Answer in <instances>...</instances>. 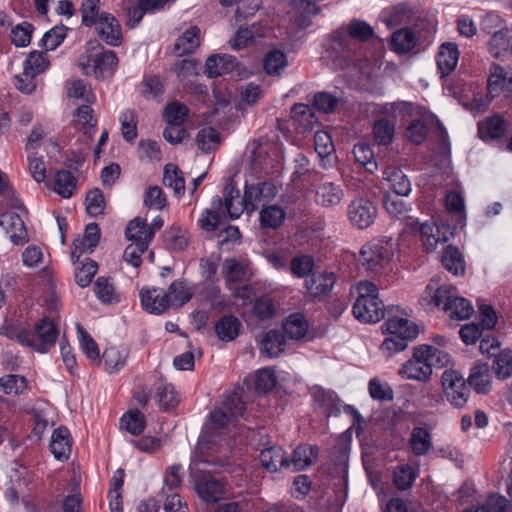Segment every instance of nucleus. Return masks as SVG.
<instances>
[{
  "label": "nucleus",
  "mask_w": 512,
  "mask_h": 512,
  "mask_svg": "<svg viewBox=\"0 0 512 512\" xmlns=\"http://www.w3.org/2000/svg\"><path fill=\"white\" fill-rule=\"evenodd\" d=\"M35 334L40 340L39 348L37 351L45 352L47 346L54 345L57 337L58 330L55 324L47 317H44L39 323L35 325Z\"/></svg>",
  "instance_id": "nucleus-36"
},
{
  "label": "nucleus",
  "mask_w": 512,
  "mask_h": 512,
  "mask_svg": "<svg viewBox=\"0 0 512 512\" xmlns=\"http://www.w3.org/2000/svg\"><path fill=\"white\" fill-rule=\"evenodd\" d=\"M329 55L335 59L351 60L356 50V43L344 28L335 30L327 41Z\"/></svg>",
  "instance_id": "nucleus-14"
},
{
  "label": "nucleus",
  "mask_w": 512,
  "mask_h": 512,
  "mask_svg": "<svg viewBox=\"0 0 512 512\" xmlns=\"http://www.w3.org/2000/svg\"><path fill=\"white\" fill-rule=\"evenodd\" d=\"M196 141L199 149L210 152L220 142L219 133L211 126L204 127L198 132Z\"/></svg>",
  "instance_id": "nucleus-63"
},
{
  "label": "nucleus",
  "mask_w": 512,
  "mask_h": 512,
  "mask_svg": "<svg viewBox=\"0 0 512 512\" xmlns=\"http://www.w3.org/2000/svg\"><path fill=\"white\" fill-rule=\"evenodd\" d=\"M197 466L198 462L193 459L189 470L195 493L208 504L219 502L225 494V483L209 472H200Z\"/></svg>",
  "instance_id": "nucleus-4"
},
{
  "label": "nucleus",
  "mask_w": 512,
  "mask_h": 512,
  "mask_svg": "<svg viewBox=\"0 0 512 512\" xmlns=\"http://www.w3.org/2000/svg\"><path fill=\"white\" fill-rule=\"evenodd\" d=\"M409 446L415 456H425L432 448L431 433L425 427H414L409 438Z\"/></svg>",
  "instance_id": "nucleus-31"
},
{
  "label": "nucleus",
  "mask_w": 512,
  "mask_h": 512,
  "mask_svg": "<svg viewBox=\"0 0 512 512\" xmlns=\"http://www.w3.org/2000/svg\"><path fill=\"white\" fill-rule=\"evenodd\" d=\"M418 10L409 3H399L392 8L389 23L392 25H405L417 18Z\"/></svg>",
  "instance_id": "nucleus-48"
},
{
  "label": "nucleus",
  "mask_w": 512,
  "mask_h": 512,
  "mask_svg": "<svg viewBox=\"0 0 512 512\" xmlns=\"http://www.w3.org/2000/svg\"><path fill=\"white\" fill-rule=\"evenodd\" d=\"M223 274L228 284L239 283L244 279L246 269L236 258H227L223 262Z\"/></svg>",
  "instance_id": "nucleus-58"
},
{
  "label": "nucleus",
  "mask_w": 512,
  "mask_h": 512,
  "mask_svg": "<svg viewBox=\"0 0 512 512\" xmlns=\"http://www.w3.org/2000/svg\"><path fill=\"white\" fill-rule=\"evenodd\" d=\"M458 46L452 42H445L439 47L436 62L441 78L449 76L456 68L459 60Z\"/></svg>",
  "instance_id": "nucleus-18"
},
{
  "label": "nucleus",
  "mask_w": 512,
  "mask_h": 512,
  "mask_svg": "<svg viewBox=\"0 0 512 512\" xmlns=\"http://www.w3.org/2000/svg\"><path fill=\"white\" fill-rule=\"evenodd\" d=\"M97 271V262L88 257L84 258L82 261H80L79 266H77L75 270L76 284L81 288L88 287L91 284Z\"/></svg>",
  "instance_id": "nucleus-49"
},
{
  "label": "nucleus",
  "mask_w": 512,
  "mask_h": 512,
  "mask_svg": "<svg viewBox=\"0 0 512 512\" xmlns=\"http://www.w3.org/2000/svg\"><path fill=\"white\" fill-rule=\"evenodd\" d=\"M354 41L367 42L375 36L374 28L366 21L361 19H352L345 30Z\"/></svg>",
  "instance_id": "nucleus-52"
},
{
  "label": "nucleus",
  "mask_w": 512,
  "mask_h": 512,
  "mask_svg": "<svg viewBox=\"0 0 512 512\" xmlns=\"http://www.w3.org/2000/svg\"><path fill=\"white\" fill-rule=\"evenodd\" d=\"M200 295L202 299L210 303L212 308H220L227 305L225 296L221 293L219 286L215 284L214 280L203 282Z\"/></svg>",
  "instance_id": "nucleus-54"
},
{
  "label": "nucleus",
  "mask_w": 512,
  "mask_h": 512,
  "mask_svg": "<svg viewBox=\"0 0 512 512\" xmlns=\"http://www.w3.org/2000/svg\"><path fill=\"white\" fill-rule=\"evenodd\" d=\"M441 383L447 400L455 407H463L469 398L470 390L464 377L456 370H445Z\"/></svg>",
  "instance_id": "nucleus-8"
},
{
  "label": "nucleus",
  "mask_w": 512,
  "mask_h": 512,
  "mask_svg": "<svg viewBox=\"0 0 512 512\" xmlns=\"http://www.w3.org/2000/svg\"><path fill=\"white\" fill-rule=\"evenodd\" d=\"M411 226L413 229L419 228L423 245L426 251H434L439 244H444L451 236L450 227L446 225H436L434 223L424 222L419 223L418 220H412Z\"/></svg>",
  "instance_id": "nucleus-12"
},
{
  "label": "nucleus",
  "mask_w": 512,
  "mask_h": 512,
  "mask_svg": "<svg viewBox=\"0 0 512 512\" xmlns=\"http://www.w3.org/2000/svg\"><path fill=\"white\" fill-rule=\"evenodd\" d=\"M319 455L317 445H300L296 447L289 459L290 466L293 465L294 471H302L311 466Z\"/></svg>",
  "instance_id": "nucleus-27"
},
{
  "label": "nucleus",
  "mask_w": 512,
  "mask_h": 512,
  "mask_svg": "<svg viewBox=\"0 0 512 512\" xmlns=\"http://www.w3.org/2000/svg\"><path fill=\"white\" fill-rule=\"evenodd\" d=\"M188 112L186 105L174 101L166 106L163 117L169 125L181 126L185 122Z\"/></svg>",
  "instance_id": "nucleus-60"
},
{
  "label": "nucleus",
  "mask_w": 512,
  "mask_h": 512,
  "mask_svg": "<svg viewBox=\"0 0 512 512\" xmlns=\"http://www.w3.org/2000/svg\"><path fill=\"white\" fill-rule=\"evenodd\" d=\"M449 362L448 353L424 344L414 348L412 358L402 365L399 374L404 379L426 382L432 375L433 367H443Z\"/></svg>",
  "instance_id": "nucleus-1"
},
{
  "label": "nucleus",
  "mask_w": 512,
  "mask_h": 512,
  "mask_svg": "<svg viewBox=\"0 0 512 512\" xmlns=\"http://www.w3.org/2000/svg\"><path fill=\"white\" fill-rule=\"evenodd\" d=\"M277 187L268 181L245 185L243 205L248 213L254 212L259 206L262 208L277 195Z\"/></svg>",
  "instance_id": "nucleus-9"
},
{
  "label": "nucleus",
  "mask_w": 512,
  "mask_h": 512,
  "mask_svg": "<svg viewBox=\"0 0 512 512\" xmlns=\"http://www.w3.org/2000/svg\"><path fill=\"white\" fill-rule=\"evenodd\" d=\"M121 429L126 430L132 435H140L145 427L146 421L142 412L139 410H129L120 419Z\"/></svg>",
  "instance_id": "nucleus-46"
},
{
  "label": "nucleus",
  "mask_w": 512,
  "mask_h": 512,
  "mask_svg": "<svg viewBox=\"0 0 512 512\" xmlns=\"http://www.w3.org/2000/svg\"><path fill=\"white\" fill-rule=\"evenodd\" d=\"M200 44V29L196 26L187 29L175 42L174 51L179 55L191 54Z\"/></svg>",
  "instance_id": "nucleus-39"
},
{
  "label": "nucleus",
  "mask_w": 512,
  "mask_h": 512,
  "mask_svg": "<svg viewBox=\"0 0 512 512\" xmlns=\"http://www.w3.org/2000/svg\"><path fill=\"white\" fill-rule=\"evenodd\" d=\"M443 267L455 276L465 273V261L457 247L447 246L441 257Z\"/></svg>",
  "instance_id": "nucleus-37"
},
{
  "label": "nucleus",
  "mask_w": 512,
  "mask_h": 512,
  "mask_svg": "<svg viewBox=\"0 0 512 512\" xmlns=\"http://www.w3.org/2000/svg\"><path fill=\"white\" fill-rule=\"evenodd\" d=\"M507 82V74L503 67L492 65L490 75L488 77L487 89L491 97H496L505 88Z\"/></svg>",
  "instance_id": "nucleus-57"
},
{
  "label": "nucleus",
  "mask_w": 512,
  "mask_h": 512,
  "mask_svg": "<svg viewBox=\"0 0 512 512\" xmlns=\"http://www.w3.org/2000/svg\"><path fill=\"white\" fill-rule=\"evenodd\" d=\"M344 198V190L334 182H323L315 191V202L322 207H334Z\"/></svg>",
  "instance_id": "nucleus-23"
},
{
  "label": "nucleus",
  "mask_w": 512,
  "mask_h": 512,
  "mask_svg": "<svg viewBox=\"0 0 512 512\" xmlns=\"http://www.w3.org/2000/svg\"><path fill=\"white\" fill-rule=\"evenodd\" d=\"M0 226L5 230L11 242L23 245L28 241V234L21 216L15 212L7 211L0 215Z\"/></svg>",
  "instance_id": "nucleus-16"
},
{
  "label": "nucleus",
  "mask_w": 512,
  "mask_h": 512,
  "mask_svg": "<svg viewBox=\"0 0 512 512\" xmlns=\"http://www.w3.org/2000/svg\"><path fill=\"white\" fill-rule=\"evenodd\" d=\"M382 328L389 334L380 347L387 357L404 351L408 346V341L415 339L419 333L418 326L415 323L402 317L388 318Z\"/></svg>",
  "instance_id": "nucleus-3"
},
{
  "label": "nucleus",
  "mask_w": 512,
  "mask_h": 512,
  "mask_svg": "<svg viewBox=\"0 0 512 512\" xmlns=\"http://www.w3.org/2000/svg\"><path fill=\"white\" fill-rule=\"evenodd\" d=\"M241 323L233 315H225L215 324V332L218 338L225 342L233 341L240 331Z\"/></svg>",
  "instance_id": "nucleus-38"
},
{
  "label": "nucleus",
  "mask_w": 512,
  "mask_h": 512,
  "mask_svg": "<svg viewBox=\"0 0 512 512\" xmlns=\"http://www.w3.org/2000/svg\"><path fill=\"white\" fill-rule=\"evenodd\" d=\"M390 44L392 50L397 54H406L415 48L417 38L411 29L400 28L393 32Z\"/></svg>",
  "instance_id": "nucleus-32"
},
{
  "label": "nucleus",
  "mask_w": 512,
  "mask_h": 512,
  "mask_svg": "<svg viewBox=\"0 0 512 512\" xmlns=\"http://www.w3.org/2000/svg\"><path fill=\"white\" fill-rule=\"evenodd\" d=\"M78 65L83 74L96 79L111 77L118 67V57L112 50H103L91 55L81 56Z\"/></svg>",
  "instance_id": "nucleus-6"
},
{
  "label": "nucleus",
  "mask_w": 512,
  "mask_h": 512,
  "mask_svg": "<svg viewBox=\"0 0 512 512\" xmlns=\"http://www.w3.org/2000/svg\"><path fill=\"white\" fill-rule=\"evenodd\" d=\"M347 215L354 227L366 229L375 221L377 208L371 200L359 197L350 202Z\"/></svg>",
  "instance_id": "nucleus-11"
},
{
  "label": "nucleus",
  "mask_w": 512,
  "mask_h": 512,
  "mask_svg": "<svg viewBox=\"0 0 512 512\" xmlns=\"http://www.w3.org/2000/svg\"><path fill=\"white\" fill-rule=\"evenodd\" d=\"M312 395L315 404L319 408L324 409L326 417L340 415L342 401L336 392L323 388H315Z\"/></svg>",
  "instance_id": "nucleus-25"
},
{
  "label": "nucleus",
  "mask_w": 512,
  "mask_h": 512,
  "mask_svg": "<svg viewBox=\"0 0 512 512\" xmlns=\"http://www.w3.org/2000/svg\"><path fill=\"white\" fill-rule=\"evenodd\" d=\"M490 367L487 363L476 362L471 368L468 383L478 394H486L491 386Z\"/></svg>",
  "instance_id": "nucleus-26"
},
{
  "label": "nucleus",
  "mask_w": 512,
  "mask_h": 512,
  "mask_svg": "<svg viewBox=\"0 0 512 512\" xmlns=\"http://www.w3.org/2000/svg\"><path fill=\"white\" fill-rule=\"evenodd\" d=\"M259 461L263 468L269 472H276L280 468L290 467V461L282 447L273 445L261 450Z\"/></svg>",
  "instance_id": "nucleus-20"
},
{
  "label": "nucleus",
  "mask_w": 512,
  "mask_h": 512,
  "mask_svg": "<svg viewBox=\"0 0 512 512\" xmlns=\"http://www.w3.org/2000/svg\"><path fill=\"white\" fill-rule=\"evenodd\" d=\"M50 451L58 461H66L71 454L72 438L69 430L60 426L51 435Z\"/></svg>",
  "instance_id": "nucleus-19"
},
{
  "label": "nucleus",
  "mask_w": 512,
  "mask_h": 512,
  "mask_svg": "<svg viewBox=\"0 0 512 512\" xmlns=\"http://www.w3.org/2000/svg\"><path fill=\"white\" fill-rule=\"evenodd\" d=\"M156 398L159 406L168 410L174 408L179 403L178 393L172 384H161L157 387Z\"/></svg>",
  "instance_id": "nucleus-62"
},
{
  "label": "nucleus",
  "mask_w": 512,
  "mask_h": 512,
  "mask_svg": "<svg viewBox=\"0 0 512 512\" xmlns=\"http://www.w3.org/2000/svg\"><path fill=\"white\" fill-rule=\"evenodd\" d=\"M432 299L435 306L444 310L453 319H468L474 311L472 304L458 296L456 288L451 285L440 286Z\"/></svg>",
  "instance_id": "nucleus-5"
},
{
  "label": "nucleus",
  "mask_w": 512,
  "mask_h": 512,
  "mask_svg": "<svg viewBox=\"0 0 512 512\" xmlns=\"http://www.w3.org/2000/svg\"><path fill=\"white\" fill-rule=\"evenodd\" d=\"M355 297L352 307L354 317L363 323H377L384 318L383 302L379 299L377 286L370 281H360L351 288Z\"/></svg>",
  "instance_id": "nucleus-2"
},
{
  "label": "nucleus",
  "mask_w": 512,
  "mask_h": 512,
  "mask_svg": "<svg viewBox=\"0 0 512 512\" xmlns=\"http://www.w3.org/2000/svg\"><path fill=\"white\" fill-rule=\"evenodd\" d=\"M49 66V60L44 52L32 51L23 64L24 71L37 76Z\"/></svg>",
  "instance_id": "nucleus-61"
},
{
  "label": "nucleus",
  "mask_w": 512,
  "mask_h": 512,
  "mask_svg": "<svg viewBox=\"0 0 512 512\" xmlns=\"http://www.w3.org/2000/svg\"><path fill=\"white\" fill-rule=\"evenodd\" d=\"M94 293L97 299L104 304L120 302V296L115 291L113 281L110 277H98L94 284Z\"/></svg>",
  "instance_id": "nucleus-41"
},
{
  "label": "nucleus",
  "mask_w": 512,
  "mask_h": 512,
  "mask_svg": "<svg viewBox=\"0 0 512 512\" xmlns=\"http://www.w3.org/2000/svg\"><path fill=\"white\" fill-rule=\"evenodd\" d=\"M287 66V56L279 49L269 51L263 59L264 71L271 76H280Z\"/></svg>",
  "instance_id": "nucleus-40"
},
{
  "label": "nucleus",
  "mask_w": 512,
  "mask_h": 512,
  "mask_svg": "<svg viewBox=\"0 0 512 512\" xmlns=\"http://www.w3.org/2000/svg\"><path fill=\"white\" fill-rule=\"evenodd\" d=\"M372 132L378 145H389L394 139L395 123L386 118L378 119L373 123Z\"/></svg>",
  "instance_id": "nucleus-45"
},
{
  "label": "nucleus",
  "mask_w": 512,
  "mask_h": 512,
  "mask_svg": "<svg viewBox=\"0 0 512 512\" xmlns=\"http://www.w3.org/2000/svg\"><path fill=\"white\" fill-rule=\"evenodd\" d=\"M283 331L292 340H302L308 333V322L300 313H293L283 321Z\"/></svg>",
  "instance_id": "nucleus-29"
},
{
  "label": "nucleus",
  "mask_w": 512,
  "mask_h": 512,
  "mask_svg": "<svg viewBox=\"0 0 512 512\" xmlns=\"http://www.w3.org/2000/svg\"><path fill=\"white\" fill-rule=\"evenodd\" d=\"M139 296L142 308L150 314L160 315L170 308L169 295L161 288H142Z\"/></svg>",
  "instance_id": "nucleus-15"
},
{
  "label": "nucleus",
  "mask_w": 512,
  "mask_h": 512,
  "mask_svg": "<svg viewBox=\"0 0 512 512\" xmlns=\"http://www.w3.org/2000/svg\"><path fill=\"white\" fill-rule=\"evenodd\" d=\"M286 212L279 205L264 206L260 211V223L262 227L276 229L285 221Z\"/></svg>",
  "instance_id": "nucleus-42"
},
{
  "label": "nucleus",
  "mask_w": 512,
  "mask_h": 512,
  "mask_svg": "<svg viewBox=\"0 0 512 512\" xmlns=\"http://www.w3.org/2000/svg\"><path fill=\"white\" fill-rule=\"evenodd\" d=\"M245 411V402L236 392L225 396L220 407L215 408L209 414V420L216 429H223L229 425L233 419L243 416Z\"/></svg>",
  "instance_id": "nucleus-7"
},
{
  "label": "nucleus",
  "mask_w": 512,
  "mask_h": 512,
  "mask_svg": "<svg viewBox=\"0 0 512 512\" xmlns=\"http://www.w3.org/2000/svg\"><path fill=\"white\" fill-rule=\"evenodd\" d=\"M355 160L366 168L370 173L377 170V162L375 160L372 147L367 143H358L353 148Z\"/></svg>",
  "instance_id": "nucleus-55"
},
{
  "label": "nucleus",
  "mask_w": 512,
  "mask_h": 512,
  "mask_svg": "<svg viewBox=\"0 0 512 512\" xmlns=\"http://www.w3.org/2000/svg\"><path fill=\"white\" fill-rule=\"evenodd\" d=\"M76 189V178L68 170H60L55 174L54 191L63 198H70Z\"/></svg>",
  "instance_id": "nucleus-50"
},
{
  "label": "nucleus",
  "mask_w": 512,
  "mask_h": 512,
  "mask_svg": "<svg viewBox=\"0 0 512 512\" xmlns=\"http://www.w3.org/2000/svg\"><path fill=\"white\" fill-rule=\"evenodd\" d=\"M238 64V60L232 55H211L206 60L205 72L209 78H214L231 73Z\"/></svg>",
  "instance_id": "nucleus-22"
},
{
  "label": "nucleus",
  "mask_w": 512,
  "mask_h": 512,
  "mask_svg": "<svg viewBox=\"0 0 512 512\" xmlns=\"http://www.w3.org/2000/svg\"><path fill=\"white\" fill-rule=\"evenodd\" d=\"M163 184L173 189L176 195H182L185 191V179L182 171L175 164L169 163L164 167Z\"/></svg>",
  "instance_id": "nucleus-44"
},
{
  "label": "nucleus",
  "mask_w": 512,
  "mask_h": 512,
  "mask_svg": "<svg viewBox=\"0 0 512 512\" xmlns=\"http://www.w3.org/2000/svg\"><path fill=\"white\" fill-rule=\"evenodd\" d=\"M493 370L500 380L512 376V350H503L497 354L493 362Z\"/></svg>",
  "instance_id": "nucleus-59"
},
{
  "label": "nucleus",
  "mask_w": 512,
  "mask_h": 512,
  "mask_svg": "<svg viewBox=\"0 0 512 512\" xmlns=\"http://www.w3.org/2000/svg\"><path fill=\"white\" fill-rule=\"evenodd\" d=\"M239 198V190L232 183L225 185L223 189V201L216 196L212 200V208L221 210L222 214L227 213L231 219H237L245 210L243 201L234 205V199Z\"/></svg>",
  "instance_id": "nucleus-17"
},
{
  "label": "nucleus",
  "mask_w": 512,
  "mask_h": 512,
  "mask_svg": "<svg viewBox=\"0 0 512 512\" xmlns=\"http://www.w3.org/2000/svg\"><path fill=\"white\" fill-rule=\"evenodd\" d=\"M74 127L90 133L96 127L97 119L90 105H81L73 113Z\"/></svg>",
  "instance_id": "nucleus-43"
},
{
  "label": "nucleus",
  "mask_w": 512,
  "mask_h": 512,
  "mask_svg": "<svg viewBox=\"0 0 512 512\" xmlns=\"http://www.w3.org/2000/svg\"><path fill=\"white\" fill-rule=\"evenodd\" d=\"M93 26L99 38L107 45L117 47L122 43L121 25L111 13L102 12Z\"/></svg>",
  "instance_id": "nucleus-13"
},
{
  "label": "nucleus",
  "mask_w": 512,
  "mask_h": 512,
  "mask_svg": "<svg viewBox=\"0 0 512 512\" xmlns=\"http://www.w3.org/2000/svg\"><path fill=\"white\" fill-rule=\"evenodd\" d=\"M336 282V276L333 272L314 273L309 279L305 280L307 292L312 297H320L331 292Z\"/></svg>",
  "instance_id": "nucleus-24"
},
{
  "label": "nucleus",
  "mask_w": 512,
  "mask_h": 512,
  "mask_svg": "<svg viewBox=\"0 0 512 512\" xmlns=\"http://www.w3.org/2000/svg\"><path fill=\"white\" fill-rule=\"evenodd\" d=\"M390 258V249L380 240H373L361 248L359 261L367 270L378 273Z\"/></svg>",
  "instance_id": "nucleus-10"
},
{
  "label": "nucleus",
  "mask_w": 512,
  "mask_h": 512,
  "mask_svg": "<svg viewBox=\"0 0 512 512\" xmlns=\"http://www.w3.org/2000/svg\"><path fill=\"white\" fill-rule=\"evenodd\" d=\"M384 175L394 195L408 196L411 193V182L401 169L388 167Z\"/></svg>",
  "instance_id": "nucleus-33"
},
{
  "label": "nucleus",
  "mask_w": 512,
  "mask_h": 512,
  "mask_svg": "<svg viewBox=\"0 0 512 512\" xmlns=\"http://www.w3.org/2000/svg\"><path fill=\"white\" fill-rule=\"evenodd\" d=\"M100 240V228L97 223H89L86 225L83 238L75 243V249L72 252V258L75 257L77 250L83 252L85 250L92 252L98 245Z\"/></svg>",
  "instance_id": "nucleus-47"
},
{
  "label": "nucleus",
  "mask_w": 512,
  "mask_h": 512,
  "mask_svg": "<svg viewBox=\"0 0 512 512\" xmlns=\"http://www.w3.org/2000/svg\"><path fill=\"white\" fill-rule=\"evenodd\" d=\"M0 388L7 395H20L28 389V381L21 375H5L0 378Z\"/></svg>",
  "instance_id": "nucleus-53"
},
{
  "label": "nucleus",
  "mask_w": 512,
  "mask_h": 512,
  "mask_svg": "<svg viewBox=\"0 0 512 512\" xmlns=\"http://www.w3.org/2000/svg\"><path fill=\"white\" fill-rule=\"evenodd\" d=\"M86 211L92 217H97L104 213L105 200L102 191L98 188L90 190L85 199Z\"/></svg>",
  "instance_id": "nucleus-64"
},
{
  "label": "nucleus",
  "mask_w": 512,
  "mask_h": 512,
  "mask_svg": "<svg viewBox=\"0 0 512 512\" xmlns=\"http://www.w3.org/2000/svg\"><path fill=\"white\" fill-rule=\"evenodd\" d=\"M314 258L307 254L294 256L290 261V271L294 277L305 278L314 269Z\"/></svg>",
  "instance_id": "nucleus-56"
},
{
  "label": "nucleus",
  "mask_w": 512,
  "mask_h": 512,
  "mask_svg": "<svg viewBox=\"0 0 512 512\" xmlns=\"http://www.w3.org/2000/svg\"><path fill=\"white\" fill-rule=\"evenodd\" d=\"M285 348L284 335L278 330L272 329L264 333L261 339V352L269 358L279 356Z\"/></svg>",
  "instance_id": "nucleus-34"
},
{
  "label": "nucleus",
  "mask_w": 512,
  "mask_h": 512,
  "mask_svg": "<svg viewBox=\"0 0 512 512\" xmlns=\"http://www.w3.org/2000/svg\"><path fill=\"white\" fill-rule=\"evenodd\" d=\"M125 236L136 244L146 241L147 246L153 239V233L149 231L146 219L140 217H136L128 223Z\"/></svg>",
  "instance_id": "nucleus-35"
},
{
  "label": "nucleus",
  "mask_w": 512,
  "mask_h": 512,
  "mask_svg": "<svg viewBox=\"0 0 512 512\" xmlns=\"http://www.w3.org/2000/svg\"><path fill=\"white\" fill-rule=\"evenodd\" d=\"M511 31L508 28L500 27L491 35L488 42L489 51L494 57H499L502 52H505L510 47Z\"/></svg>",
  "instance_id": "nucleus-51"
},
{
  "label": "nucleus",
  "mask_w": 512,
  "mask_h": 512,
  "mask_svg": "<svg viewBox=\"0 0 512 512\" xmlns=\"http://www.w3.org/2000/svg\"><path fill=\"white\" fill-rule=\"evenodd\" d=\"M507 128V121L495 114L478 123V135L484 141L497 140L506 135Z\"/></svg>",
  "instance_id": "nucleus-21"
},
{
  "label": "nucleus",
  "mask_w": 512,
  "mask_h": 512,
  "mask_svg": "<svg viewBox=\"0 0 512 512\" xmlns=\"http://www.w3.org/2000/svg\"><path fill=\"white\" fill-rule=\"evenodd\" d=\"M194 293V288L186 280L179 279L170 284L166 295H169L170 307H181L192 299Z\"/></svg>",
  "instance_id": "nucleus-28"
},
{
  "label": "nucleus",
  "mask_w": 512,
  "mask_h": 512,
  "mask_svg": "<svg viewBox=\"0 0 512 512\" xmlns=\"http://www.w3.org/2000/svg\"><path fill=\"white\" fill-rule=\"evenodd\" d=\"M418 475L419 472L417 469L405 463L393 469L392 481L397 490L407 491L412 488Z\"/></svg>",
  "instance_id": "nucleus-30"
}]
</instances>
